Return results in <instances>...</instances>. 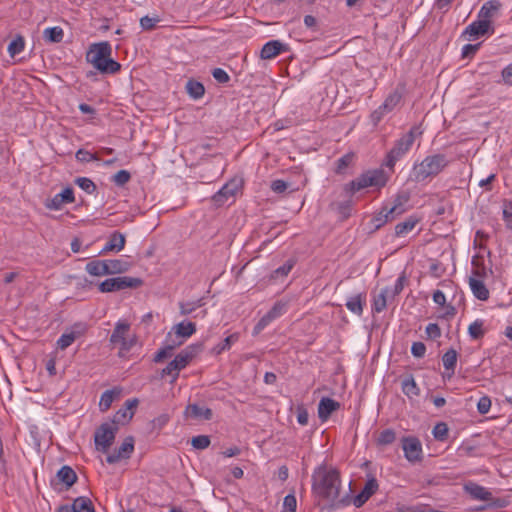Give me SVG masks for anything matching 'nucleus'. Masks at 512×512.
Listing matches in <instances>:
<instances>
[{
    "mask_svg": "<svg viewBox=\"0 0 512 512\" xmlns=\"http://www.w3.org/2000/svg\"><path fill=\"white\" fill-rule=\"evenodd\" d=\"M342 488V481L340 472L331 466L321 464L316 467L312 474V492L318 505L323 502V509H337L342 508L351 503V496L349 493L341 496L340 491Z\"/></svg>",
    "mask_w": 512,
    "mask_h": 512,
    "instance_id": "1",
    "label": "nucleus"
},
{
    "mask_svg": "<svg viewBox=\"0 0 512 512\" xmlns=\"http://www.w3.org/2000/svg\"><path fill=\"white\" fill-rule=\"evenodd\" d=\"M111 53L110 43L104 41L92 44L86 58L102 74H114L120 71L121 64L111 58Z\"/></svg>",
    "mask_w": 512,
    "mask_h": 512,
    "instance_id": "2",
    "label": "nucleus"
},
{
    "mask_svg": "<svg viewBox=\"0 0 512 512\" xmlns=\"http://www.w3.org/2000/svg\"><path fill=\"white\" fill-rule=\"evenodd\" d=\"M450 163L445 154L437 153L426 156L421 162L415 163L412 168V179L423 182L428 178L439 175Z\"/></svg>",
    "mask_w": 512,
    "mask_h": 512,
    "instance_id": "3",
    "label": "nucleus"
},
{
    "mask_svg": "<svg viewBox=\"0 0 512 512\" xmlns=\"http://www.w3.org/2000/svg\"><path fill=\"white\" fill-rule=\"evenodd\" d=\"M388 177L382 169L368 170L343 186L344 192L351 197L356 192L368 187L381 188L386 185Z\"/></svg>",
    "mask_w": 512,
    "mask_h": 512,
    "instance_id": "4",
    "label": "nucleus"
},
{
    "mask_svg": "<svg viewBox=\"0 0 512 512\" xmlns=\"http://www.w3.org/2000/svg\"><path fill=\"white\" fill-rule=\"evenodd\" d=\"M420 135L418 127L413 126L407 133L395 141L391 150L387 153L384 165L393 170L397 161L403 158L411 149L416 135Z\"/></svg>",
    "mask_w": 512,
    "mask_h": 512,
    "instance_id": "5",
    "label": "nucleus"
},
{
    "mask_svg": "<svg viewBox=\"0 0 512 512\" xmlns=\"http://www.w3.org/2000/svg\"><path fill=\"white\" fill-rule=\"evenodd\" d=\"M143 281L140 278L129 276H118L108 278L98 285V289L102 293L117 292L127 288H138Z\"/></svg>",
    "mask_w": 512,
    "mask_h": 512,
    "instance_id": "6",
    "label": "nucleus"
},
{
    "mask_svg": "<svg viewBox=\"0 0 512 512\" xmlns=\"http://www.w3.org/2000/svg\"><path fill=\"white\" fill-rule=\"evenodd\" d=\"M118 427L111 422H105L95 431L94 441L97 449L103 453H107L110 446L115 440Z\"/></svg>",
    "mask_w": 512,
    "mask_h": 512,
    "instance_id": "7",
    "label": "nucleus"
},
{
    "mask_svg": "<svg viewBox=\"0 0 512 512\" xmlns=\"http://www.w3.org/2000/svg\"><path fill=\"white\" fill-rule=\"evenodd\" d=\"M241 187H242L241 179H236V178L231 179L212 196V202L217 207L223 206L230 199L235 198L236 194L239 192Z\"/></svg>",
    "mask_w": 512,
    "mask_h": 512,
    "instance_id": "8",
    "label": "nucleus"
},
{
    "mask_svg": "<svg viewBox=\"0 0 512 512\" xmlns=\"http://www.w3.org/2000/svg\"><path fill=\"white\" fill-rule=\"evenodd\" d=\"M401 446L404 456L410 463H416L422 460L423 450L421 441L415 436H405L401 439Z\"/></svg>",
    "mask_w": 512,
    "mask_h": 512,
    "instance_id": "9",
    "label": "nucleus"
},
{
    "mask_svg": "<svg viewBox=\"0 0 512 512\" xmlns=\"http://www.w3.org/2000/svg\"><path fill=\"white\" fill-rule=\"evenodd\" d=\"M130 330V324L126 321L119 320L114 327V330L110 336L111 344H120L121 350L129 351L133 346V341H128L126 339V334Z\"/></svg>",
    "mask_w": 512,
    "mask_h": 512,
    "instance_id": "10",
    "label": "nucleus"
},
{
    "mask_svg": "<svg viewBox=\"0 0 512 512\" xmlns=\"http://www.w3.org/2000/svg\"><path fill=\"white\" fill-rule=\"evenodd\" d=\"M138 403L137 398L127 399L124 405L114 414L111 423L118 428L120 425L127 424L134 416Z\"/></svg>",
    "mask_w": 512,
    "mask_h": 512,
    "instance_id": "11",
    "label": "nucleus"
},
{
    "mask_svg": "<svg viewBox=\"0 0 512 512\" xmlns=\"http://www.w3.org/2000/svg\"><path fill=\"white\" fill-rule=\"evenodd\" d=\"M75 201L74 190L71 187H66L62 192L57 193L51 199H47L45 207L49 210L58 211L62 209L64 204H70Z\"/></svg>",
    "mask_w": 512,
    "mask_h": 512,
    "instance_id": "12",
    "label": "nucleus"
},
{
    "mask_svg": "<svg viewBox=\"0 0 512 512\" xmlns=\"http://www.w3.org/2000/svg\"><path fill=\"white\" fill-rule=\"evenodd\" d=\"M133 451L134 438L132 436H128L124 439L123 443L120 445L119 448L115 449L113 453L107 456L106 461L109 464L118 463L122 459L130 458Z\"/></svg>",
    "mask_w": 512,
    "mask_h": 512,
    "instance_id": "13",
    "label": "nucleus"
},
{
    "mask_svg": "<svg viewBox=\"0 0 512 512\" xmlns=\"http://www.w3.org/2000/svg\"><path fill=\"white\" fill-rule=\"evenodd\" d=\"M378 488L377 479L373 475L369 476L361 492L351 499V502L357 508L363 506L377 492Z\"/></svg>",
    "mask_w": 512,
    "mask_h": 512,
    "instance_id": "14",
    "label": "nucleus"
},
{
    "mask_svg": "<svg viewBox=\"0 0 512 512\" xmlns=\"http://www.w3.org/2000/svg\"><path fill=\"white\" fill-rule=\"evenodd\" d=\"M86 325L84 323H75L69 332L63 333L57 340V347L65 350L72 343L86 332Z\"/></svg>",
    "mask_w": 512,
    "mask_h": 512,
    "instance_id": "15",
    "label": "nucleus"
},
{
    "mask_svg": "<svg viewBox=\"0 0 512 512\" xmlns=\"http://www.w3.org/2000/svg\"><path fill=\"white\" fill-rule=\"evenodd\" d=\"M495 32V28L493 24H489L484 20H481L477 17V20L470 23L465 30L463 31V35H468L469 37H479L484 36L486 34L492 35Z\"/></svg>",
    "mask_w": 512,
    "mask_h": 512,
    "instance_id": "16",
    "label": "nucleus"
},
{
    "mask_svg": "<svg viewBox=\"0 0 512 512\" xmlns=\"http://www.w3.org/2000/svg\"><path fill=\"white\" fill-rule=\"evenodd\" d=\"M57 512H95V508L90 498L80 496L75 498L71 505L59 507Z\"/></svg>",
    "mask_w": 512,
    "mask_h": 512,
    "instance_id": "17",
    "label": "nucleus"
},
{
    "mask_svg": "<svg viewBox=\"0 0 512 512\" xmlns=\"http://www.w3.org/2000/svg\"><path fill=\"white\" fill-rule=\"evenodd\" d=\"M340 408V403L336 400L323 397L318 404V417L321 421H326L331 414Z\"/></svg>",
    "mask_w": 512,
    "mask_h": 512,
    "instance_id": "18",
    "label": "nucleus"
},
{
    "mask_svg": "<svg viewBox=\"0 0 512 512\" xmlns=\"http://www.w3.org/2000/svg\"><path fill=\"white\" fill-rule=\"evenodd\" d=\"M501 8V3L498 1L490 0L485 2L480 8L477 17L481 20L493 24V18H495Z\"/></svg>",
    "mask_w": 512,
    "mask_h": 512,
    "instance_id": "19",
    "label": "nucleus"
},
{
    "mask_svg": "<svg viewBox=\"0 0 512 512\" xmlns=\"http://www.w3.org/2000/svg\"><path fill=\"white\" fill-rule=\"evenodd\" d=\"M287 45L279 40H271L264 44L261 50L262 59H272L279 55L281 52L287 51Z\"/></svg>",
    "mask_w": 512,
    "mask_h": 512,
    "instance_id": "20",
    "label": "nucleus"
},
{
    "mask_svg": "<svg viewBox=\"0 0 512 512\" xmlns=\"http://www.w3.org/2000/svg\"><path fill=\"white\" fill-rule=\"evenodd\" d=\"M458 353L455 349L450 348L448 351L444 353L442 356V363L445 369V374L443 378L451 379L455 373V368L457 364Z\"/></svg>",
    "mask_w": 512,
    "mask_h": 512,
    "instance_id": "21",
    "label": "nucleus"
},
{
    "mask_svg": "<svg viewBox=\"0 0 512 512\" xmlns=\"http://www.w3.org/2000/svg\"><path fill=\"white\" fill-rule=\"evenodd\" d=\"M125 243H126L125 235L118 231H114L110 235L108 242L105 244V246L103 247V249L101 250L100 253L105 254L110 251L120 252L121 250L124 249Z\"/></svg>",
    "mask_w": 512,
    "mask_h": 512,
    "instance_id": "22",
    "label": "nucleus"
},
{
    "mask_svg": "<svg viewBox=\"0 0 512 512\" xmlns=\"http://www.w3.org/2000/svg\"><path fill=\"white\" fill-rule=\"evenodd\" d=\"M466 492L475 500L490 501L492 500V493L485 487L470 482L465 485Z\"/></svg>",
    "mask_w": 512,
    "mask_h": 512,
    "instance_id": "23",
    "label": "nucleus"
},
{
    "mask_svg": "<svg viewBox=\"0 0 512 512\" xmlns=\"http://www.w3.org/2000/svg\"><path fill=\"white\" fill-rule=\"evenodd\" d=\"M365 303H366V293L361 292V293H358L356 295L349 297L345 305H346V308L350 312H352L358 316H361L363 314V308H364Z\"/></svg>",
    "mask_w": 512,
    "mask_h": 512,
    "instance_id": "24",
    "label": "nucleus"
},
{
    "mask_svg": "<svg viewBox=\"0 0 512 512\" xmlns=\"http://www.w3.org/2000/svg\"><path fill=\"white\" fill-rule=\"evenodd\" d=\"M56 477L61 483L65 485L66 489H69L72 485H74L78 479L76 472L72 467L68 465L62 466L58 470Z\"/></svg>",
    "mask_w": 512,
    "mask_h": 512,
    "instance_id": "25",
    "label": "nucleus"
},
{
    "mask_svg": "<svg viewBox=\"0 0 512 512\" xmlns=\"http://www.w3.org/2000/svg\"><path fill=\"white\" fill-rule=\"evenodd\" d=\"M186 413L194 419L211 420L213 416L210 408L198 404H189L186 408Z\"/></svg>",
    "mask_w": 512,
    "mask_h": 512,
    "instance_id": "26",
    "label": "nucleus"
},
{
    "mask_svg": "<svg viewBox=\"0 0 512 512\" xmlns=\"http://www.w3.org/2000/svg\"><path fill=\"white\" fill-rule=\"evenodd\" d=\"M469 286L473 293V295L481 301H486L489 299V290L482 280L475 279L473 277L469 278Z\"/></svg>",
    "mask_w": 512,
    "mask_h": 512,
    "instance_id": "27",
    "label": "nucleus"
},
{
    "mask_svg": "<svg viewBox=\"0 0 512 512\" xmlns=\"http://www.w3.org/2000/svg\"><path fill=\"white\" fill-rule=\"evenodd\" d=\"M402 98L403 89L396 88L385 98L384 102L381 104L382 109H384L387 113H390L401 102Z\"/></svg>",
    "mask_w": 512,
    "mask_h": 512,
    "instance_id": "28",
    "label": "nucleus"
},
{
    "mask_svg": "<svg viewBox=\"0 0 512 512\" xmlns=\"http://www.w3.org/2000/svg\"><path fill=\"white\" fill-rule=\"evenodd\" d=\"M85 271L91 276L101 277L107 274V264L104 260H92L85 266Z\"/></svg>",
    "mask_w": 512,
    "mask_h": 512,
    "instance_id": "29",
    "label": "nucleus"
},
{
    "mask_svg": "<svg viewBox=\"0 0 512 512\" xmlns=\"http://www.w3.org/2000/svg\"><path fill=\"white\" fill-rule=\"evenodd\" d=\"M409 201V195L407 193L398 194L394 200V204L388 207V214H392V217H397L406 211V204Z\"/></svg>",
    "mask_w": 512,
    "mask_h": 512,
    "instance_id": "30",
    "label": "nucleus"
},
{
    "mask_svg": "<svg viewBox=\"0 0 512 512\" xmlns=\"http://www.w3.org/2000/svg\"><path fill=\"white\" fill-rule=\"evenodd\" d=\"M107 264V274H121L128 270L129 264L121 259H106L104 260Z\"/></svg>",
    "mask_w": 512,
    "mask_h": 512,
    "instance_id": "31",
    "label": "nucleus"
},
{
    "mask_svg": "<svg viewBox=\"0 0 512 512\" xmlns=\"http://www.w3.org/2000/svg\"><path fill=\"white\" fill-rule=\"evenodd\" d=\"M174 330L177 337L186 339L196 332V325L190 321H183L175 325Z\"/></svg>",
    "mask_w": 512,
    "mask_h": 512,
    "instance_id": "32",
    "label": "nucleus"
},
{
    "mask_svg": "<svg viewBox=\"0 0 512 512\" xmlns=\"http://www.w3.org/2000/svg\"><path fill=\"white\" fill-rule=\"evenodd\" d=\"M418 223V219L416 217L410 216L405 221L398 223L395 226V235L397 237H403L412 231L416 224Z\"/></svg>",
    "mask_w": 512,
    "mask_h": 512,
    "instance_id": "33",
    "label": "nucleus"
},
{
    "mask_svg": "<svg viewBox=\"0 0 512 512\" xmlns=\"http://www.w3.org/2000/svg\"><path fill=\"white\" fill-rule=\"evenodd\" d=\"M390 288L385 287L381 290V292L374 297L373 303H372V311L376 313H381L383 310H385L387 306V297L389 295Z\"/></svg>",
    "mask_w": 512,
    "mask_h": 512,
    "instance_id": "34",
    "label": "nucleus"
},
{
    "mask_svg": "<svg viewBox=\"0 0 512 512\" xmlns=\"http://www.w3.org/2000/svg\"><path fill=\"white\" fill-rule=\"evenodd\" d=\"M64 31L61 27H49L43 31V38L49 43H60L63 40Z\"/></svg>",
    "mask_w": 512,
    "mask_h": 512,
    "instance_id": "35",
    "label": "nucleus"
},
{
    "mask_svg": "<svg viewBox=\"0 0 512 512\" xmlns=\"http://www.w3.org/2000/svg\"><path fill=\"white\" fill-rule=\"evenodd\" d=\"M239 340V334L238 333H233L229 336H227L224 340H222L220 343H218L217 345H215L213 348H212V353L214 355H219L221 354L222 352L224 351H227L229 350L232 345L234 343H236L237 341Z\"/></svg>",
    "mask_w": 512,
    "mask_h": 512,
    "instance_id": "36",
    "label": "nucleus"
},
{
    "mask_svg": "<svg viewBox=\"0 0 512 512\" xmlns=\"http://www.w3.org/2000/svg\"><path fill=\"white\" fill-rule=\"evenodd\" d=\"M186 91L191 98L197 100L203 97L205 88L201 82L190 79L186 83Z\"/></svg>",
    "mask_w": 512,
    "mask_h": 512,
    "instance_id": "37",
    "label": "nucleus"
},
{
    "mask_svg": "<svg viewBox=\"0 0 512 512\" xmlns=\"http://www.w3.org/2000/svg\"><path fill=\"white\" fill-rule=\"evenodd\" d=\"M354 160L355 154L353 152L344 154L335 162V173L344 174L346 169L354 163Z\"/></svg>",
    "mask_w": 512,
    "mask_h": 512,
    "instance_id": "38",
    "label": "nucleus"
},
{
    "mask_svg": "<svg viewBox=\"0 0 512 512\" xmlns=\"http://www.w3.org/2000/svg\"><path fill=\"white\" fill-rule=\"evenodd\" d=\"M392 214H388V206H384L380 212L375 214L371 219L374 229H380L387 222L393 220Z\"/></svg>",
    "mask_w": 512,
    "mask_h": 512,
    "instance_id": "39",
    "label": "nucleus"
},
{
    "mask_svg": "<svg viewBox=\"0 0 512 512\" xmlns=\"http://www.w3.org/2000/svg\"><path fill=\"white\" fill-rule=\"evenodd\" d=\"M295 264V259H288L282 266L278 267L271 273V279L278 280L279 278L287 277Z\"/></svg>",
    "mask_w": 512,
    "mask_h": 512,
    "instance_id": "40",
    "label": "nucleus"
},
{
    "mask_svg": "<svg viewBox=\"0 0 512 512\" xmlns=\"http://www.w3.org/2000/svg\"><path fill=\"white\" fill-rule=\"evenodd\" d=\"M402 392L409 398L419 395L420 390L412 376L402 381Z\"/></svg>",
    "mask_w": 512,
    "mask_h": 512,
    "instance_id": "41",
    "label": "nucleus"
},
{
    "mask_svg": "<svg viewBox=\"0 0 512 512\" xmlns=\"http://www.w3.org/2000/svg\"><path fill=\"white\" fill-rule=\"evenodd\" d=\"M484 321L477 319L468 327V334L473 340L481 339L485 335Z\"/></svg>",
    "mask_w": 512,
    "mask_h": 512,
    "instance_id": "42",
    "label": "nucleus"
},
{
    "mask_svg": "<svg viewBox=\"0 0 512 512\" xmlns=\"http://www.w3.org/2000/svg\"><path fill=\"white\" fill-rule=\"evenodd\" d=\"M204 305H205V302H204L203 298H199L195 301L180 302L179 303L180 314L181 315H190L197 308H200Z\"/></svg>",
    "mask_w": 512,
    "mask_h": 512,
    "instance_id": "43",
    "label": "nucleus"
},
{
    "mask_svg": "<svg viewBox=\"0 0 512 512\" xmlns=\"http://www.w3.org/2000/svg\"><path fill=\"white\" fill-rule=\"evenodd\" d=\"M333 209L341 216L342 219H347L352 213V201L350 199L336 202L332 204Z\"/></svg>",
    "mask_w": 512,
    "mask_h": 512,
    "instance_id": "44",
    "label": "nucleus"
},
{
    "mask_svg": "<svg viewBox=\"0 0 512 512\" xmlns=\"http://www.w3.org/2000/svg\"><path fill=\"white\" fill-rule=\"evenodd\" d=\"M180 371L181 370H180V368H178L176 366V363H174L173 361H170L167 364V366L162 369V371H161V378H164L166 376H170L171 377L170 384H174L176 382V380L178 379V377H179Z\"/></svg>",
    "mask_w": 512,
    "mask_h": 512,
    "instance_id": "45",
    "label": "nucleus"
},
{
    "mask_svg": "<svg viewBox=\"0 0 512 512\" xmlns=\"http://www.w3.org/2000/svg\"><path fill=\"white\" fill-rule=\"evenodd\" d=\"M25 47L24 38L18 35L15 39H13L8 45V53L11 57H15L20 54Z\"/></svg>",
    "mask_w": 512,
    "mask_h": 512,
    "instance_id": "46",
    "label": "nucleus"
},
{
    "mask_svg": "<svg viewBox=\"0 0 512 512\" xmlns=\"http://www.w3.org/2000/svg\"><path fill=\"white\" fill-rule=\"evenodd\" d=\"M182 340H180L179 342L177 343H174L173 345H168L164 348H161L159 349L156 354L154 355V358H153V361L155 363H159L161 361H163L165 358H168L172 355V351L173 349L178 346V345H181L182 344Z\"/></svg>",
    "mask_w": 512,
    "mask_h": 512,
    "instance_id": "47",
    "label": "nucleus"
},
{
    "mask_svg": "<svg viewBox=\"0 0 512 512\" xmlns=\"http://www.w3.org/2000/svg\"><path fill=\"white\" fill-rule=\"evenodd\" d=\"M115 398V392L113 390H106L102 393L100 401H99V408L102 412L107 411Z\"/></svg>",
    "mask_w": 512,
    "mask_h": 512,
    "instance_id": "48",
    "label": "nucleus"
},
{
    "mask_svg": "<svg viewBox=\"0 0 512 512\" xmlns=\"http://www.w3.org/2000/svg\"><path fill=\"white\" fill-rule=\"evenodd\" d=\"M448 432L449 429L445 422L437 423L432 430L434 438L438 441H445L448 437Z\"/></svg>",
    "mask_w": 512,
    "mask_h": 512,
    "instance_id": "49",
    "label": "nucleus"
},
{
    "mask_svg": "<svg viewBox=\"0 0 512 512\" xmlns=\"http://www.w3.org/2000/svg\"><path fill=\"white\" fill-rule=\"evenodd\" d=\"M287 310V304L282 301H277L272 308L266 313L273 321L282 316Z\"/></svg>",
    "mask_w": 512,
    "mask_h": 512,
    "instance_id": "50",
    "label": "nucleus"
},
{
    "mask_svg": "<svg viewBox=\"0 0 512 512\" xmlns=\"http://www.w3.org/2000/svg\"><path fill=\"white\" fill-rule=\"evenodd\" d=\"M396 439V433L392 429H385L380 432L377 444L378 445H389L392 444Z\"/></svg>",
    "mask_w": 512,
    "mask_h": 512,
    "instance_id": "51",
    "label": "nucleus"
},
{
    "mask_svg": "<svg viewBox=\"0 0 512 512\" xmlns=\"http://www.w3.org/2000/svg\"><path fill=\"white\" fill-rule=\"evenodd\" d=\"M75 183L88 194H93L96 191L95 183L87 177H78Z\"/></svg>",
    "mask_w": 512,
    "mask_h": 512,
    "instance_id": "52",
    "label": "nucleus"
},
{
    "mask_svg": "<svg viewBox=\"0 0 512 512\" xmlns=\"http://www.w3.org/2000/svg\"><path fill=\"white\" fill-rule=\"evenodd\" d=\"M211 441L207 435L194 436L191 439V445L197 450H204L209 447Z\"/></svg>",
    "mask_w": 512,
    "mask_h": 512,
    "instance_id": "53",
    "label": "nucleus"
},
{
    "mask_svg": "<svg viewBox=\"0 0 512 512\" xmlns=\"http://www.w3.org/2000/svg\"><path fill=\"white\" fill-rule=\"evenodd\" d=\"M502 215L507 228L512 229V201L505 200L503 202Z\"/></svg>",
    "mask_w": 512,
    "mask_h": 512,
    "instance_id": "54",
    "label": "nucleus"
},
{
    "mask_svg": "<svg viewBox=\"0 0 512 512\" xmlns=\"http://www.w3.org/2000/svg\"><path fill=\"white\" fill-rule=\"evenodd\" d=\"M131 179V174L127 170H119L116 174L113 175L112 181L117 186H124Z\"/></svg>",
    "mask_w": 512,
    "mask_h": 512,
    "instance_id": "55",
    "label": "nucleus"
},
{
    "mask_svg": "<svg viewBox=\"0 0 512 512\" xmlns=\"http://www.w3.org/2000/svg\"><path fill=\"white\" fill-rule=\"evenodd\" d=\"M76 159L80 162H84V163H88V162H92V161H97L98 160V157L96 154L90 152V151H87L85 149H79L77 152H76V155H75Z\"/></svg>",
    "mask_w": 512,
    "mask_h": 512,
    "instance_id": "56",
    "label": "nucleus"
},
{
    "mask_svg": "<svg viewBox=\"0 0 512 512\" xmlns=\"http://www.w3.org/2000/svg\"><path fill=\"white\" fill-rule=\"evenodd\" d=\"M296 508H297L296 497L293 494L286 495L283 500L282 512H296Z\"/></svg>",
    "mask_w": 512,
    "mask_h": 512,
    "instance_id": "57",
    "label": "nucleus"
},
{
    "mask_svg": "<svg viewBox=\"0 0 512 512\" xmlns=\"http://www.w3.org/2000/svg\"><path fill=\"white\" fill-rule=\"evenodd\" d=\"M203 350L202 343H194L183 349V353L192 361Z\"/></svg>",
    "mask_w": 512,
    "mask_h": 512,
    "instance_id": "58",
    "label": "nucleus"
},
{
    "mask_svg": "<svg viewBox=\"0 0 512 512\" xmlns=\"http://www.w3.org/2000/svg\"><path fill=\"white\" fill-rule=\"evenodd\" d=\"M212 76L213 78L218 82V83H221V84H225L227 82H229L230 80V76L228 75V73L222 69V68H214L212 70Z\"/></svg>",
    "mask_w": 512,
    "mask_h": 512,
    "instance_id": "59",
    "label": "nucleus"
},
{
    "mask_svg": "<svg viewBox=\"0 0 512 512\" xmlns=\"http://www.w3.org/2000/svg\"><path fill=\"white\" fill-rule=\"evenodd\" d=\"M480 46L481 43L464 45L461 52L462 58H472L479 50Z\"/></svg>",
    "mask_w": 512,
    "mask_h": 512,
    "instance_id": "60",
    "label": "nucleus"
},
{
    "mask_svg": "<svg viewBox=\"0 0 512 512\" xmlns=\"http://www.w3.org/2000/svg\"><path fill=\"white\" fill-rule=\"evenodd\" d=\"M158 22V17L144 16L140 19V26L142 27L143 30H152L156 27V24Z\"/></svg>",
    "mask_w": 512,
    "mask_h": 512,
    "instance_id": "61",
    "label": "nucleus"
},
{
    "mask_svg": "<svg viewBox=\"0 0 512 512\" xmlns=\"http://www.w3.org/2000/svg\"><path fill=\"white\" fill-rule=\"evenodd\" d=\"M491 408V399L488 396H483L477 403V409L480 414H487Z\"/></svg>",
    "mask_w": 512,
    "mask_h": 512,
    "instance_id": "62",
    "label": "nucleus"
},
{
    "mask_svg": "<svg viewBox=\"0 0 512 512\" xmlns=\"http://www.w3.org/2000/svg\"><path fill=\"white\" fill-rule=\"evenodd\" d=\"M272 322V320L270 319V317L265 314L257 323L256 325L254 326L253 328V335H257L259 334L262 330H264L270 323Z\"/></svg>",
    "mask_w": 512,
    "mask_h": 512,
    "instance_id": "63",
    "label": "nucleus"
},
{
    "mask_svg": "<svg viewBox=\"0 0 512 512\" xmlns=\"http://www.w3.org/2000/svg\"><path fill=\"white\" fill-rule=\"evenodd\" d=\"M501 76L506 85L512 86V63L502 70Z\"/></svg>",
    "mask_w": 512,
    "mask_h": 512,
    "instance_id": "64",
    "label": "nucleus"
}]
</instances>
